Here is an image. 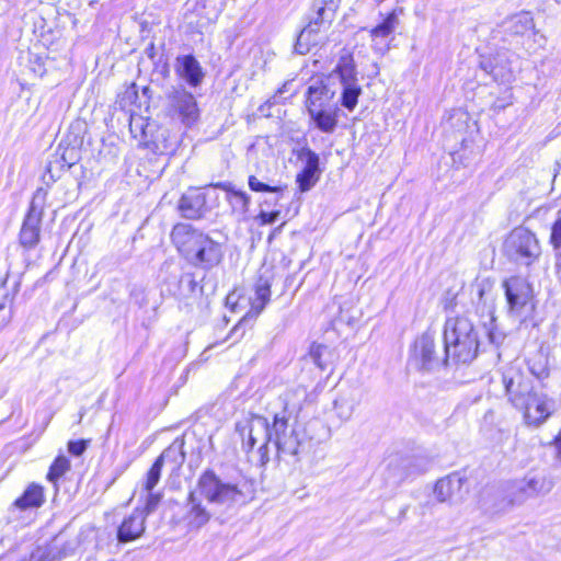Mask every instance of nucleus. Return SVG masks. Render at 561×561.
Here are the masks:
<instances>
[{
	"mask_svg": "<svg viewBox=\"0 0 561 561\" xmlns=\"http://www.w3.org/2000/svg\"><path fill=\"white\" fill-rule=\"evenodd\" d=\"M502 383L508 401L523 411L528 425L539 426L551 415L553 400L540 391L520 367L513 364L505 366Z\"/></svg>",
	"mask_w": 561,
	"mask_h": 561,
	"instance_id": "1",
	"label": "nucleus"
},
{
	"mask_svg": "<svg viewBox=\"0 0 561 561\" xmlns=\"http://www.w3.org/2000/svg\"><path fill=\"white\" fill-rule=\"evenodd\" d=\"M445 360L455 365L470 364L479 353L480 335L467 314L448 317L444 324Z\"/></svg>",
	"mask_w": 561,
	"mask_h": 561,
	"instance_id": "2",
	"label": "nucleus"
},
{
	"mask_svg": "<svg viewBox=\"0 0 561 561\" xmlns=\"http://www.w3.org/2000/svg\"><path fill=\"white\" fill-rule=\"evenodd\" d=\"M293 411L287 404L282 411L274 413L271 422V443L274 444L279 458H291L294 462L300 460L301 455L308 450V443L305 440L295 426L290 423Z\"/></svg>",
	"mask_w": 561,
	"mask_h": 561,
	"instance_id": "3",
	"label": "nucleus"
},
{
	"mask_svg": "<svg viewBox=\"0 0 561 561\" xmlns=\"http://www.w3.org/2000/svg\"><path fill=\"white\" fill-rule=\"evenodd\" d=\"M535 33V22L530 12L522 11L507 16L491 33L494 45L504 50H517L524 46V41Z\"/></svg>",
	"mask_w": 561,
	"mask_h": 561,
	"instance_id": "4",
	"label": "nucleus"
},
{
	"mask_svg": "<svg viewBox=\"0 0 561 561\" xmlns=\"http://www.w3.org/2000/svg\"><path fill=\"white\" fill-rule=\"evenodd\" d=\"M508 316L520 324L535 312V295L531 284L522 276H511L503 282Z\"/></svg>",
	"mask_w": 561,
	"mask_h": 561,
	"instance_id": "5",
	"label": "nucleus"
},
{
	"mask_svg": "<svg viewBox=\"0 0 561 561\" xmlns=\"http://www.w3.org/2000/svg\"><path fill=\"white\" fill-rule=\"evenodd\" d=\"M503 252L508 260L529 266L536 262L541 248L534 232L524 227L514 228L503 243Z\"/></svg>",
	"mask_w": 561,
	"mask_h": 561,
	"instance_id": "6",
	"label": "nucleus"
},
{
	"mask_svg": "<svg viewBox=\"0 0 561 561\" xmlns=\"http://www.w3.org/2000/svg\"><path fill=\"white\" fill-rule=\"evenodd\" d=\"M165 111L172 119L180 121L186 127L193 126L199 118L196 98L182 83L167 89Z\"/></svg>",
	"mask_w": 561,
	"mask_h": 561,
	"instance_id": "7",
	"label": "nucleus"
},
{
	"mask_svg": "<svg viewBox=\"0 0 561 561\" xmlns=\"http://www.w3.org/2000/svg\"><path fill=\"white\" fill-rule=\"evenodd\" d=\"M80 545L79 536L67 525L44 545H38L28 556L27 561H61L72 556Z\"/></svg>",
	"mask_w": 561,
	"mask_h": 561,
	"instance_id": "8",
	"label": "nucleus"
},
{
	"mask_svg": "<svg viewBox=\"0 0 561 561\" xmlns=\"http://www.w3.org/2000/svg\"><path fill=\"white\" fill-rule=\"evenodd\" d=\"M197 485L201 494L211 504L230 506L243 495L237 484L224 482L211 469L201 474Z\"/></svg>",
	"mask_w": 561,
	"mask_h": 561,
	"instance_id": "9",
	"label": "nucleus"
},
{
	"mask_svg": "<svg viewBox=\"0 0 561 561\" xmlns=\"http://www.w3.org/2000/svg\"><path fill=\"white\" fill-rule=\"evenodd\" d=\"M47 194V190L38 187L32 197L30 207L24 217L20 230V243L27 250L34 249L41 240V225Z\"/></svg>",
	"mask_w": 561,
	"mask_h": 561,
	"instance_id": "10",
	"label": "nucleus"
},
{
	"mask_svg": "<svg viewBox=\"0 0 561 561\" xmlns=\"http://www.w3.org/2000/svg\"><path fill=\"white\" fill-rule=\"evenodd\" d=\"M504 483L515 507L523 505L529 499L546 495L552 490V482L541 474L527 476L522 480L504 481Z\"/></svg>",
	"mask_w": 561,
	"mask_h": 561,
	"instance_id": "11",
	"label": "nucleus"
},
{
	"mask_svg": "<svg viewBox=\"0 0 561 561\" xmlns=\"http://www.w3.org/2000/svg\"><path fill=\"white\" fill-rule=\"evenodd\" d=\"M413 357L419 368L425 371H433L449 365V362L445 360V348L443 347L442 352L437 351L435 332L431 330L425 331L415 340Z\"/></svg>",
	"mask_w": 561,
	"mask_h": 561,
	"instance_id": "12",
	"label": "nucleus"
},
{
	"mask_svg": "<svg viewBox=\"0 0 561 561\" xmlns=\"http://www.w3.org/2000/svg\"><path fill=\"white\" fill-rule=\"evenodd\" d=\"M271 287H272V275L266 271L261 273L253 286L254 297L251 298V308L245 316L236 324L231 331L234 334L242 330L241 335L244 332V327L251 321L259 317V314L265 309L271 300Z\"/></svg>",
	"mask_w": 561,
	"mask_h": 561,
	"instance_id": "13",
	"label": "nucleus"
},
{
	"mask_svg": "<svg viewBox=\"0 0 561 561\" xmlns=\"http://www.w3.org/2000/svg\"><path fill=\"white\" fill-rule=\"evenodd\" d=\"M260 440L263 442L257 449L260 462L261 465H265L270 461L268 444L271 443V422L265 416L253 415L249 421L248 439L243 440L242 449L249 453Z\"/></svg>",
	"mask_w": 561,
	"mask_h": 561,
	"instance_id": "14",
	"label": "nucleus"
},
{
	"mask_svg": "<svg viewBox=\"0 0 561 561\" xmlns=\"http://www.w3.org/2000/svg\"><path fill=\"white\" fill-rule=\"evenodd\" d=\"M508 51L502 49L495 55L481 57L480 68L495 82L507 83L514 77Z\"/></svg>",
	"mask_w": 561,
	"mask_h": 561,
	"instance_id": "15",
	"label": "nucleus"
},
{
	"mask_svg": "<svg viewBox=\"0 0 561 561\" xmlns=\"http://www.w3.org/2000/svg\"><path fill=\"white\" fill-rule=\"evenodd\" d=\"M174 72L180 81L191 89L201 87L205 78V72L199 61L192 54L179 55L175 58Z\"/></svg>",
	"mask_w": 561,
	"mask_h": 561,
	"instance_id": "16",
	"label": "nucleus"
},
{
	"mask_svg": "<svg viewBox=\"0 0 561 561\" xmlns=\"http://www.w3.org/2000/svg\"><path fill=\"white\" fill-rule=\"evenodd\" d=\"M466 484L467 479L463 476L453 472L436 482L434 493L439 502L457 503L468 493Z\"/></svg>",
	"mask_w": 561,
	"mask_h": 561,
	"instance_id": "17",
	"label": "nucleus"
},
{
	"mask_svg": "<svg viewBox=\"0 0 561 561\" xmlns=\"http://www.w3.org/2000/svg\"><path fill=\"white\" fill-rule=\"evenodd\" d=\"M510 495L504 482L486 486L481 494V505L493 514L507 513L515 507L514 502H511Z\"/></svg>",
	"mask_w": 561,
	"mask_h": 561,
	"instance_id": "18",
	"label": "nucleus"
},
{
	"mask_svg": "<svg viewBox=\"0 0 561 561\" xmlns=\"http://www.w3.org/2000/svg\"><path fill=\"white\" fill-rule=\"evenodd\" d=\"M178 209L182 217L191 220L199 219L208 211L206 193L201 188L191 187L180 198Z\"/></svg>",
	"mask_w": 561,
	"mask_h": 561,
	"instance_id": "19",
	"label": "nucleus"
},
{
	"mask_svg": "<svg viewBox=\"0 0 561 561\" xmlns=\"http://www.w3.org/2000/svg\"><path fill=\"white\" fill-rule=\"evenodd\" d=\"M336 94V90L331 88L330 78L317 79L312 81L307 88L306 92V106L321 108L332 106V101Z\"/></svg>",
	"mask_w": 561,
	"mask_h": 561,
	"instance_id": "20",
	"label": "nucleus"
},
{
	"mask_svg": "<svg viewBox=\"0 0 561 561\" xmlns=\"http://www.w3.org/2000/svg\"><path fill=\"white\" fill-rule=\"evenodd\" d=\"M204 234L190 224L179 222L171 231V240L178 250L188 257Z\"/></svg>",
	"mask_w": 561,
	"mask_h": 561,
	"instance_id": "21",
	"label": "nucleus"
},
{
	"mask_svg": "<svg viewBox=\"0 0 561 561\" xmlns=\"http://www.w3.org/2000/svg\"><path fill=\"white\" fill-rule=\"evenodd\" d=\"M191 256L195 259L196 263L203 265L204 268H211L222 260L221 245L207 234H204L196 244V248H194Z\"/></svg>",
	"mask_w": 561,
	"mask_h": 561,
	"instance_id": "22",
	"label": "nucleus"
},
{
	"mask_svg": "<svg viewBox=\"0 0 561 561\" xmlns=\"http://www.w3.org/2000/svg\"><path fill=\"white\" fill-rule=\"evenodd\" d=\"M420 458L415 456H397L388 462V477L393 479V482L400 483L407 478L420 473L423 468L419 465Z\"/></svg>",
	"mask_w": 561,
	"mask_h": 561,
	"instance_id": "23",
	"label": "nucleus"
},
{
	"mask_svg": "<svg viewBox=\"0 0 561 561\" xmlns=\"http://www.w3.org/2000/svg\"><path fill=\"white\" fill-rule=\"evenodd\" d=\"M420 458L415 456H397L388 462V477L393 479V482L400 483L407 478L420 473L423 468L419 465Z\"/></svg>",
	"mask_w": 561,
	"mask_h": 561,
	"instance_id": "24",
	"label": "nucleus"
},
{
	"mask_svg": "<svg viewBox=\"0 0 561 561\" xmlns=\"http://www.w3.org/2000/svg\"><path fill=\"white\" fill-rule=\"evenodd\" d=\"M144 145L154 153H164L172 149L170 133L154 123H147L142 128Z\"/></svg>",
	"mask_w": 561,
	"mask_h": 561,
	"instance_id": "25",
	"label": "nucleus"
},
{
	"mask_svg": "<svg viewBox=\"0 0 561 561\" xmlns=\"http://www.w3.org/2000/svg\"><path fill=\"white\" fill-rule=\"evenodd\" d=\"M145 513L139 507L125 517L117 529L118 542H129L139 538L146 529Z\"/></svg>",
	"mask_w": 561,
	"mask_h": 561,
	"instance_id": "26",
	"label": "nucleus"
},
{
	"mask_svg": "<svg viewBox=\"0 0 561 561\" xmlns=\"http://www.w3.org/2000/svg\"><path fill=\"white\" fill-rule=\"evenodd\" d=\"M307 111L314 126L320 131L325 134L334 133L339 122L340 108L337 106V103H333L332 106H329L327 108L310 107Z\"/></svg>",
	"mask_w": 561,
	"mask_h": 561,
	"instance_id": "27",
	"label": "nucleus"
},
{
	"mask_svg": "<svg viewBox=\"0 0 561 561\" xmlns=\"http://www.w3.org/2000/svg\"><path fill=\"white\" fill-rule=\"evenodd\" d=\"M45 490L44 486L32 482L30 483L23 493L12 503L11 508L27 511L33 508H39L45 503Z\"/></svg>",
	"mask_w": 561,
	"mask_h": 561,
	"instance_id": "28",
	"label": "nucleus"
},
{
	"mask_svg": "<svg viewBox=\"0 0 561 561\" xmlns=\"http://www.w3.org/2000/svg\"><path fill=\"white\" fill-rule=\"evenodd\" d=\"M526 365L529 373L538 380H543L549 377V355L543 346H539L534 352H530L526 357Z\"/></svg>",
	"mask_w": 561,
	"mask_h": 561,
	"instance_id": "29",
	"label": "nucleus"
},
{
	"mask_svg": "<svg viewBox=\"0 0 561 561\" xmlns=\"http://www.w3.org/2000/svg\"><path fill=\"white\" fill-rule=\"evenodd\" d=\"M325 38L327 35L307 24L298 34L294 49L299 55H306L313 47L322 44Z\"/></svg>",
	"mask_w": 561,
	"mask_h": 561,
	"instance_id": "30",
	"label": "nucleus"
},
{
	"mask_svg": "<svg viewBox=\"0 0 561 561\" xmlns=\"http://www.w3.org/2000/svg\"><path fill=\"white\" fill-rule=\"evenodd\" d=\"M184 438L183 437H176L170 445L167 447L161 455L157 458V460H160L162 465L164 462L171 463L172 470L176 471L179 470L186 459V454L184 451Z\"/></svg>",
	"mask_w": 561,
	"mask_h": 561,
	"instance_id": "31",
	"label": "nucleus"
},
{
	"mask_svg": "<svg viewBox=\"0 0 561 561\" xmlns=\"http://www.w3.org/2000/svg\"><path fill=\"white\" fill-rule=\"evenodd\" d=\"M187 505L190 508L186 513V520L190 527L198 529L208 523L210 514L202 503L196 500L194 492H190Z\"/></svg>",
	"mask_w": 561,
	"mask_h": 561,
	"instance_id": "32",
	"label": "nucleus"
},
{
	"mask_svg": "<svg viewBox=\"0 0 561 561\" xmlns=\"http://www.w3.org/2000/svg\"><path fill=\"white\" fill-rule=\"evenodd\" d=\"M336 76L341 85L357 82L356 65L350 54L342 55L330 77V80Z\"/></svg>",
	"mask_w": 561,
	"mask_h": 561,
	"instance_id": "33",
	"label": "nucleus"
},
{
	"mask_svg": "<svg viewBox=\"0 0 561 561\" xmlns=\"http://www.w3.org/2000/svg\"><path fill=\"white\" fill-rule=\"evenodd\" d=\"M214 186L228 193V199L234 209L243 214L249 210L251 198L244 191L237 190L229 182H218Z\"/></svg>",
	"mask_w": 561,
	"mask_h": 561,
	"instance_id": "34",
	"label": "nucleus"
},
{
	"mask_svg": "<svg viewBox=\"0 0 561 561\" xmlns=\"http://www.w3.org/2000/svg\"><path fill=\"white\" fill-rule=\"evenodd\" d=\"M306 142L304 137L298 144ZM291 153L296 156L297 160L300 161L304 167L301 170L310 171H322L320 167V157L314 152L307 144H304L299 148H293Z\"/></svg>",
	"mask_w": 561,
	"mask_h": 561,
	"instance_id": "35",
	"label": "nucleus"
},
{
	"mask_svg": "<svg viewBox=\"0 0 561 561\" xmlns=\"http://www.w3.org/2000/svg\"><path fill=\"white\" fill-rule=\"evenodd\" d=\"M362 92L363 91L358 82L342 84V93L340 99L341 105L350 112L354 111Z\"/></svg>",
	"mask_w": 561,
	"mask_h": 561,
	"instance_id": "36",
	"label": "nucleus"
},
{
	"mask_svg": "<svg viewBox=\"0 0 561 561\" xmlns=\"http://www.w3.org/2000/svg\"><path fill=\"white\" fill-rule=\"evenodd\" d=\"M341 0H313L310 12L324 18L325 22H332Z\"/></svg>",
	"mask_w": 561,
	"mask_h": 561,
	"instance_id": "37",
	"label": "nucleus"
},
{
	"mask_svg": "<svg viewBox=\"0 0 561 561\" xmlns=\"http://www.w3.org/2000/svg\"><path fill=\"white\" fill-rule=\"evenodd\" d=\"M70 460L64 455L57 456L53 463L50 465L46 478L49 482H51L55 485L56 490L58 489V480L64 474H66L70 470Z\"/></svg>",
	"mask_w": 561,
	"mask_h": 561,
	"instance_id": "38",
	"label": "nucleus"
},
{
	"mask_svg": "<svg viewBox=\"0 0 561 561\" xmlns=\"http://www.w3.org/2000/svg\"><path fill=\"white\" fill-rule=\"evenodd\" d=\"M398 24H399V18H398L397 11L393 10L392 12L388 13L379 24H377L374 28H371L370 35L374 38L387 37L394 31V28L398 26Z\"/></svg>",
	"mask_w": 561,
	"mask_h": 561,
	"instance_id": "39",
	"label": "nucleus"
},
{
	"mask_svg": "<svg viewBox=\"0 0 561 561\" xmlns=\"http://www.w3.org/2000/svg\"><path fill=\"white\" fill-rule=\"evenodd\" d=\"M549 242L554 252V257L557 260L558 274L561 277V214H558V217L551 225V232Z\"/></svg>",
	"mask_w": 561,
	"mask_h": 561,
	"instance_id": "40",
	"label": "nucleus"
},
{
	"mask_svg": "<svg viewBox=\"0 0 561 561\" xmlns=\"http://www.w3.org/2000/svg\"><path fill=\"white\" fill-rule=\"evenodd\" d=\"M322 171L301 170L296 175V183L301 193L310 191L320 180Z\"/></svg>",
	"mask_w": 561,
	"mask_h": 561,
	"instance_id": "41",
	"label": "nucleus"
},
{
	"mask_svg": "<svg viewBox=\"0 0 561 561\" xmlns=\"http://www.w3.org/2000/svg\"><path fill=\"white\" fill-rule=\"evenodd\" d=\"M322 171L301 170L296 175V183L301 193L310 191L320 180Z\"/></svg>",
	"mask_w": 561,
	"mask_h": 561,
	"instance_id": "42",
	"label": "nucleus"
},
{
	"mask_svg": "<svg viewBox=\"0 0 561 561\" xmlns=\"http://www.w3.org/2000/svg\"><path fill=\"white\" fill-rule=\"evenodd\" d=\"M57 156H58V158H56L55 160H59L60 161L59 165H60V168H64V169L71 168L79 160V152L75 147L62 148L61 144L58 146Z\"/></svg>",
	"mask_w": 561,
	"mask_h": 561,
	"instance_id": "43",
	"label": "nucleus"
},
{
	"mask_svg": "<svg viewBox=\"0 0 561 561\" xmlns=\"http://www.w3.org/2000/svg\"><path fill=\"white\" fill-rule=\"evenodd\" d=\"M12 317V298L0 288V329L4 328Z\"/></svg>",
	"mask_w": 561,
	"mask_h": 561,
	"instance_id": "44",
	"label": "nucleus"
},
{
	"mask_svg": "<svg viewBox=\"0 0 561 561\" xmlns=\"http://www.w3.org/2000/svg\"><path fill=\"white\" fill-rule=\"evenodd\" d=\"M163 465L160 462V460H154L150 469L148 470L146 474V480L144 483V490L145 491H152L154 486L158 484L161 478V471H162Z\"/></svg>",
	"mask_w": 561,
	"mask_h": 561,
	"instance_id": "45",
	"label": "nucleus"
},
{
	"mask_svg": "<svg viewBox=\"0 0 561 561\" xmlns=\"http://www.w3.org/2000/svg\"><path fill=\"white\" fill-rule=\"evenodd\" d=\"M249 188L252 192L257 193H282L283 187L280 185H271L259 180L255 175H250L248 179Z\"/></svg>",
	"mask_w": 561,
	"mask_h": 561,
	"instance_id": "46",
	"label": "nucleus"
},
{
	"mask_svg": "<svg viewBox=\"0 0 561 561\" xmlns=\"http://www.w3.org/2000/svg\"><path fill=\"white\" fill-rule=\"evenodd\" d=\"M325 353H328V347L325 345L313 343L310 347V357L321 370H325L329 366L323 359Z\"/></svg>",
	"mask_w": 561,
	"mask_h": 561,
	"instance_id": "47",
	"label": "nucleus"
},
{
	"mask_svg": "<svg viewBox=\"0 0 561 561\" xmlns=\"http://www.w3.org/2000/svg\"><path fill=\"white\" fill-rule=\"evenodd\" d=\"M146 492V503L144 508H140V511L145 513V518H147L148 515L152 514L157 510L162 500V494L160 492H153V490Z\"/></svg>",
	"mask_w": 561,
	"mask_h": 561,
	"instance_id": "48",
	"label": "nucleus"
},
{
	"mask_svg": "<svg viewBox=\"0 0 561 561\" xmlns=\"http://www.w3.org/2000/svg\"><path fill=\"white\" fill-rule=\"evenodd\" d=\"M492 290V284L489 280H481L472 286V294L478 298L479 302L484 301V296Z\"/></svg>",
	"mask_w": 561,
	"mask_h": 561,
	"instance_id": "49",
	"label": "nucleus"
},
{
	"mask_svg": "<svg viewBox=\"0 0 561 561\" xmlns=\"http://www.w3.org/2000/svg\"><path fill=\"white\" fill-rule=\"evenodd\" d=\"M332 22H325L324 18L310 12L308 25L325 35Z\"/></svg>",
	"mask_w": 561,
	"mask_h": 561,
	"instance_id": "50",
	"label": "nucleus"
},
{
	"mask_svg": "<svg viewBox=\"0 0 561 561\" xmlns=\"http://www.w3.org/2000/svg\"><path fill=\"white\" fill-rule=\"evenodd\" d=\"M280 215L279 210H273V211H265L261 210L257 216L255 217V221L259 222L261 226L265 225H272L274 224Z\"/></svg>",
	"mask_w": 561,
	"mask_h": 561,
	"instance_id": "51",
	"label": "nucleus"
},
{
	"mask_svg": "<svg viewBox=\"0 0 561 561\" xmlns=\"http://www.w3.org/2000/svg\"><path fill=\"white\" fill-rule=\"evenodd\" d=\"M88 446L89 440L85 439L70 440L68 443V451L75 457H80L87 450Z\"/></svg>",
	"mask_w": 561,
	"mask_h": 561,
	"instance_id": "52",
	"label": "nucleus"
},
{
	"mask_svg": "<svg viewBox=\"0 0 561 561\" xmlns=\"http://www.w3.org/2000/svg\"><path fill=\"white\" fill-rule=\"evenodd\" d=\"M60 161L59 160H55V161H50L48 167H47V171H46V174L45 175H49V180L51 182H56L57 179L60 178L61 175V172L65 170L64 168H60ZM46 176H44L45 179Z\"/></svg>",
	"mask_w": 561,
	"mask_h": 561,
	"instance_id": "53",
	"label": "nucleus"
},
{
	"mask_svg": "<svg viewBox=\"0 0 561 561\" xmlns=\"http://www.w3.org/2000/svg\"><path fill=\"white\" fill-rule=\"evenodd\" d=\"M180 285H185L190 293H194L196 290V287L198 286V283L194 278L193 274L186 273L181 276Z\"/></svg>",
	"mask_w": 561,
	"mask_h": 561,
	"instance_id": "54",
	"label": "nucleus"
},
{
	"mask_svg": "<svg viewBox=\"0 0 561 561\" xmlns=\"http://www.w3.org/2000/svg\"><path fill=\"white\" fill-rule=\"evenodd\" d=\"M130 298L140 307L147 302L145 293L140 288H133L130 291Z\"/></svg>",
	"mask_w": 561,
	"mask_h": 561,
	"instance_id": "55",
	"label": "nucleus"
},
{
	"mask_svg": "<svg viewBox=\"0 0 561 561\" xmlns=\"http://www.w3.org/2000/svg\"><path fill=\"white\" fill-rule=\"evenodd\" d=\"M488 337L490 343L494 345H500L504 341L505 335L502 332L491 329L488 332Z\"/></svg>",
	"mask_w": 561,
	"mask_h": 561,
	"instance_id": "56",
	"label": "nucleus"
},
{
	"mask_svg": "<svg viewBox=\"0 0 561 561\" xmlns=\"http://www.w3.org/2000/svg\"><path fill=\"white\" fill-rule=\"evenodd\" d=\"M556 456L561 461V437H557L554 440Z\"/></svg>",
	"mask_w": 561,
	"mask_h": 561,
	"instance_id": "57",
	"label": "nucleus"
},
{
	"mask_svg": "<svg viewBox=\"0 0 561 561\" xmlns=\"http://www.w3.org/2000/svg\"><path fill=\"white\" fill-rule=\"evenodd\" d=\"M283 226H284V224H282L280 226H278L277 228H275V229L273 230V232H272V233H271V236L268 237V241H271V240H272V238H273L274 236H277V233H278V232H280V230H282Z\"/></svg>",
	"mask_w": 561,
	"mask_h": 561,
	"instance_id": "58",
	"label": "nucleus"
},
{
	"mask_svg": "<svg viewBox=\"0 0 561 561\" xmlns=\"http://www.w3.org/2000/svg\"><path fill=\"white\" fill-rule=\"evenodd\" d=\"M162 75L164 77H168L169 76V72H170V69H169V65L167 62H164V65L162 66V70H161Z\"/></svg>",
	"mask_w": 561,
	"mask_h": 561,
	"instance_id": "59",
	"label": "nucleus"
},
{
	"mask_svg": "<svg viewBox=\"0 0 561 561\" xmlns=\"http://www.w3.org/2000/svg\"><path fill=\"white\" fill-rule=\"evenodd\" d=\"M407 511H408V506H404L403 508L400 510V513H399L400 519L404 518Z\"/></svg>",
	"mask_w": 561,
	"mask_h": 561,
	"instance_id": "60",
	"label": "nucleus"
},
{
	"mask_svg": "<svg viewBox=\"0 0 561 561\" xmlns=\"http://www.w3.org/2000/svg\"><path fill=\"white\" fill-rule=\"evenodd\" d=\"M153 50H154V46H153V44H151L150 47L147 49L148 56L151 58L153 57Z\"/></svg>",
	"mask_w": 561,
	"mask_h": 561,
	"instance_id": "61",
	"label": "nucleus"
},
{
	"mask_svg": "<svg viewBox=\"0 0 561 561\" xmlns=\"http://www.w3.org/2000/svg\"><path fill=\"white\" fill-rule=\"evenodd\" d=\"M21 561H27V559H26V558H24V559H22Z\"/></svg>",
	"mask_w": 561,
	"mask_h": 561,
	"instance_id": "62",
	"label": "nucleus"
}]
</instances>
